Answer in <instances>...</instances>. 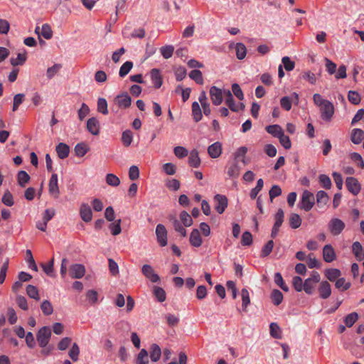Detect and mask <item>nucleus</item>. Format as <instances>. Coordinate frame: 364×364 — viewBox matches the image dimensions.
<instances>
[{
	"mask_svg": "<svg viewBox=\"0 0 364 364\" xmlns=\"http://www.w3.org/2000/svg\"><path fill=\"white\" fill-rule=\"evenodd\" d=\"M314 196L310 191L306 190L303 192L299 207L305 211H309L314 205Z\"/></svg>",
	"mask_w": 364,
	"mask_h": 364,
	"instance_id": "1",
	"label": "nucleus"
},
{
	"mask_svg": "<svg viewBox=\"0 0 364 364\" xmlns=\"http://www.w3.org/2000/svg\"><path fill=\"white\" fill-rule=\"evenodd\" d=\"M51 331L48 326H43L40 328L36 335V339L39 346L42 348L46 347L50 339Z\"/></svg>",
	"mask_w": 364,
	"mask_h": 364,
	"instance_id": "2",
	"label": "nucleus"
},
{
	"mask_svg": "<svg viewBox=\"0 0 364 364\" xmlns=\"http://www.w3.org/2000/svg\"><path fill=\"white\" fill-rule=\"evenodd\" d=\"M328 230L333 235H338L344 230L345 223L338 218H332L328 223Z\"/></svg>",
	"mask_w": 364,
	"mask_h": 364,
	"instance_id": "3",
	"label": "nucleus"
},
{
	"mask_svg": "<svg viewBox=\"0 0 364 364\" xmlns=\"http://www.w3.org/2000/svg\"><path fill=\"white\" fill-rule=\"evenodd\" d=\"M320 111L321 119L328 122L334 114V106L330 101H327L320 107Z\"/></svg>",
	"mask_w": 364,
	"mask_h": 364,
	"instance_id": "4",
	"label": "nucleus"
},
{
	"mask_svg": "<svg viewBox=\"0 0 364 364\" xmlns=\"http://www.w3.org/2000/svg\"><path fill=\"white\" fill-rule=\"evenodd\" d=\"M114 102L119 108L127 109L132 104V98L127 92H123L117 95L114 97Z\"/></svg>",
	"mask_w": 364,
	"mask_h": 364,
	"instance_id": "5",
	"label": "nucleus"
},
{
	"mask_svg": "<svg viewBox=\"0 0 364 364\" xmlns=\"http://www.w3.org/2000/svg\"><path fill=\"white\" fill-rule=\"evenodd\" d=\"M156 235L159 245L165 247L167 245V230L164 225L159 224L156 225Z\"/></svg>",
	"mask_w": 364,
	"mask_h": 364,
	"instance_id": "6",
	"label": "nucleus"
},
{
	"mask_svg": "<svg viewBox=\"0 0 364 364\" xmlns=\"http://www.w3.org/2000/svg\"><path fill=\"white\" fill-rule=\"evenodd\" d=\"M210 97L213 105H220L223 101V90L216 86L210 88Z\"/></svg>",
	"mask_w": 364,
	"mask_h": 364,
	"instance_id": "7",
	"label": "nucleus"
},
{
	"mask_svg": "<svg viewBox=\"0 0 364 364\" xmlns=\"http://www.w3.org/2000/svg\"><path fill=\"white\" fill-rule=\"evenodd\" d=\"M141 272L146 278L149 279L153 283H156L160 280L159 276L154 272L153 267L149 264L143 265Z\"/></svg>",
	"mask_w": 364,
	"mask_h": 364,
	"instance_id": "8",
	"label": "nucleus"
},
{
	"mask_svg": "<svg viewBox=\"0 0 364 364\" xmlns=\"http://www.w3.org/2000/svg\"><path fill=\"white\" fill-rule=\"evenodd\" d=\"M85 274V267L82 264H74L70 267V275L73 279H81Z\"/></svg>",
	"mask_w": 364,
	"mask_h": 364,
	"instance_id": "9",
	"label": "nucleus"
},
{
	"mask_svg": "<svg viewBox=\"0 0 364 364\" xmlns=\"http://www.w3.org/2000/svg\"><path fill=\"white\" fill-rule=\"evenodd\" d=\"M240 173V167L236 159L230 161L227 164V173L230 178H236Z\"/></svg>",
	"mask_w": 364,
	"mask_h": 364,
	"instance_id": "10",
	"label": "nucleus"
},
{
	"mask_svg": "<svg viewBox=\"0 0 364 364\" xmlns=\"http://www.w3.org/2000/svg\"><path fill=\"white\" fill-rule=\"evenodd\" d=\"M48 191L50 194L52 195L55 198H58L60 191L58 183V175L56 173H53L51 175L48 183Z\"/></svg>",
	"mask_w": 364,
	"mask_h": 364,
	"instance_id": "11",
	"label": "nucleus"
},
{
	"mask_svg": "<svg viewBox=\"0 0 364 364\" xmlns=\"http://www.w3.org/2000/svg\"><path fill=\"white\" fill-rule=\"evenodd\" d=\"M346 185L348 190L354 196L358 195L360 191V185L358 181L354 177H348L346 181Z\"/></svg>",
	"mask_w": 364,
	"mask_h": 364,
	"instance_id": "12",
	"label": "nucleus"
},
{
	"mask_svg": "<svg viewBox=\"0 0 364 364\" xmlns=\"http://www.w3.org/2000/svg\"><path fill=\"white\" fill-rule=\"evenodd\" d=\"M214 200L215 202V210L219 214H222L228 206V198L225 196L217 194L215 196Z\"/></svg>",
	"mask_w": 364,
	"mask_h": 364,
	"instance_id": "13",
	"label": "nucleus"
},
{
	"mask_svg": "<svg viewBox=\"0 0 364 364\" xmlns=\"http://www.w3.org/2000/svg\"><path fill=\"white\" fill-rule=\"evenodd\" d=\"M80 215L81 219L89 223L92 219V211L90 206L87 203H82L80 207Z\"/></svg>",
	"mask_w": 364,
	"mask_h": 364,
	"instance_id": "14",
	"label": "nucleus"
},
{
	"mask_svg": "<svg viewBox=\"0 0 364 364\" xmlns=\"http://www.w3.org/2000/svg\"><path fill=\"white\" fill-rule=\"evenodd\" d=\"M319 296L322 299H328L331 294V287L327 281H322L318 288Z\"/></svg>",
	"mask_w": 364,
	"mask_h": 364,
	"instance_id": "15",
	"label": "nucleus"
},
{
	"mask_svg": "<svg viewBox=\"0 0 364 364\" xmlns=\"http://www.w3.org/2000/svg\"><path fill=\"white\" fill-rule=\"evenodd\" d=\"M208 153L213 159L218 158L222 154V144L216 141L210 145L208 148Z\"/></svg>",
	"mask_w": 364,
	"mask_h": 364,
	"instance_id": "16",
	"label": "nucleus"
},
{
	"mask_svg": "<svg viewBox=\"0 0 364 364\" xmlns=\"http://www.w3.org/2000/svg\"><path fill=\"white\" fill-rule=\"evenodd\" d=\"M150 76L152 83L155 88H160L163 83L162 76L160 70L157 68H153L150 72Z\"/></svg>",
	"mask_w": 364,
	"mask_h": 364,
	"instance_id": "17",
	"label": "nucleus"
},
{
	"mask_svg": "<svg viewBox=\"0 0 364 364\" xmlns=\"http://www.w3.org/2000/svg\"><path fill=\"white\" fill-rule=\"evenodd\" d=\"M87 129L92 135H98L100 133L99 121L95 117L90 118L87 122Z\"/></svg>",
	"mask_w": 364,
	"mask_h": 364,
	"instance_id": "18",
	"label": "nucleus"
},
{
	"mask_svg": "<svg viewBox=\"0 0 364 364\" xmlns=\"http://www.w3.org/2000/svg\"><path fill=\"white\" fill-rule=\"evenodd\" d=\"M323 258L326 262H331L336 259V253L331 245H326L323 248Z\"/></svg>",
	"mask_w": 364,
	"mask_h": 364,
	"instance_id": "19",
	"label": "nucleus"
},
{
	"mask_svg": "<svg viewBox=\"0 0 364 364\" xmlns=\"http://www.w3.org/2000/svg\"><path fill=\"white\" fill-rule=\"evenodd\" d=\"M189 242L195 247H199L203 243L202 237L198 229H193L190 235Z\"/></svg>",
	"mask_w": 364,
	"mask_h": 364,
	"instance_id": "20",
	"label": "nucleus"
},
{
	"mask_svg": "<svg viewBox=\"0 0 364 364\" xmlns=\"http://www.w3.org/2000/svg\"><path fill=\"white\" fill-rule=\"evenodd\" d=\"M58 156L60 159L67 158L70 153V147L65 143H59L55 148Z\"/></svg>",
	"mask_w": 364,
	"mask_h": 364,
	"instance_id": "21",
	"label": "nucleus"
},
{
	"mask_svg": "<svg viewBox=\"0 0 364 364\" xmlns=\"http://www.w3.org/2000/svg\"><path fill=\"white\" fill-rule=\"evenodd\" d=\"M364 139V132L359 128H355L352 130L350 140L355 144H359Z\"/></svg>",
	"mask_w": 364,
	"mask_h": 364,
	"instance_id": "22",
	"label": "nucleus"
},
{
	"mask_svg": "<svg viewBox=\"0 0 364 364\" xmlns=\"http://www.w3.org/2000/svg\"><path fill=\"white\" fill-rule=\"evenodd\" d=\"M265 129L267 133L277 138H279L284 133L282 128L279 124L268 125L265 127Z\"/></svg>",
	"mask_w": 364,
	"mask_h": 364,
	"instance_id": "23",
	"label": "nucleus"
},
{
	"mask_svg": "<svg viewBox=\"0 0 364 364\" xmlns=\"http://www.w3.org/2000/svg\"><path fill=\"white\" fill-rule=\"evenodd\" d=\"M192 116L196 122H198L202 119L203 114L201 108L198 102H193L192 103Z\"/></svg>",
	"mask_w": 364,
	"mask_h": 364,
	"instance_id": "24",
	"label": "nucleus"
},
{
	"mask_svg": "<svg viewBox=\"0 0 364 364\" xmlns=\"http://www.w3.org/2000/svg\"><path fill=\"white\" fill-rule=\"evenodd\" d=\"M169 220L172 222V225L174 230L176 232H179L181 236L186 237V230L183 228V225L181 223V222L174 216H170Z\"/></svg>",
	"mask_w": 364,
	"mask_h": 364,
	"instance_id": "25",
	"label": "nucleus"
},
{
	"mask_svg": "<svg viewBox=\"0 0 364 364\" xmlns=\"http://www.w3.org/2000/svg\"><path fill=\"white\" fill-rule=\"evenodd\" d=\"M341 274V272L338 269L331 268L325 270V276L331 282L336 281Z\"/></svg>",
	"mask_w": 364,
	"mask_h": 364,
	"instance_id": "26",
	"label": "nucleus"
},
{
	"mask_svg": "<svg viewBox=\"0 0 364 364\" xmlns=\"http://www.w3.org/2000/svg\"><path fill=\"white\" fill-rule=\"evenodd\" d=\"M328 201V196L324 191H319L316 193V203L318 207H324Z\"/></svg>",
	"mask_w": 364,
	"mask_h": 364,
	"instance_id": "27",
	"label": "nucleus"
},
{
	"mask_svg": "<svg viewBox=\"0 0 364 364\" xmlns=\"http://www.w3.org/2000/svg\"><path fill=\"white\" fill-rule=\"evenodd\" d=\"M150 358L153 362L158 361L161 355V350L159 345L154 343L151 346Z\"/></svg>",
	"mask_w": 364,
	"mask_h": 364,
	"instance_id": "28",
	"label": "nucleus"
},
{
	"mask_svg": "<svg viewBox=\"0 0 364 364\" xmlns=\"http://www.w3.org/2000/svg\"><path fill=\"white\" fill-rule=\"evenodd\" d=\"M75 155L78 157L84 156L89 151V147L85 143H78L75 146Z\"/></svg>",
	"mask_w": 364,
	"mask_h": 364,
	"instance_id": "29",
	"label": "nucleus"
},
{
	"mask_svg": "<svg viewBox=\"0 0 364 364\" xmlns=\"http://www.w3.org/2000/svg\"><path fill=\"white\" fill-rule=\"evenodd\" d=\"M289 225L292 229H296L301 225V218L296 213H291L289 216Z\"/></svg>",
	"mask_w": 364,
	"mask_h": 364,
	"instance_id": "30",
	"label": "nucleus"
},
{
	"mask_svg": "<svg viewBox=\"0 0 364 364\" xmlns=\"http://www.w3.org/2000/svg\"><path fill=\"white\" fill-rule=\"evenodd\" d=\"M18 183L21 187H25L30 180V176L25 171H20L17 176Z\"/></svg>",
	"mask_w": 364,
	"mask_h": 364,
	"instance_id": "31",
	"label": "nucleus"
},
{
	"mask_svg": "<svg viewBox=\"0 0 364 364\" xmlns=\"http://www.w3.org/2000/svg\"><path fill=\"white\" fill-rule=\"evenodd\" d=\"M269 333L272 337L274 338H282V331L277 323H271L269 325Z\"/></svg>",
	"mask_w": 364,
	"mask_h": 364,
	"instance_id": "32",
	"label": "nucleus"
},
{
	"mask_svg": "<svg viewBox=\"0 0 364 364\" xmlns=\"http://www.w3.org/2000/svg\"><path fill=\"white\" fill-rule=\"evenodd\" d=\"M236 56L239 60H242L247 54V48L242 43H237L235 45Z\"/></svg>",
	"mask_w": 364,
	"mask_h": 364,
	"instance_id": "33",
	"label": "nucleus"
},
{
	"mask_svg": "<svg viewBox=\"0 0 364 364\" xmlns=\"http://www.w3.org/2000/svg\"><path fill=\"white\" fill-rule=\"evenodd\" d=\"M271 299L274 305L278 306L283 301V294L279 290L274 289L271 293Z\"/></svg>",
	"mask_w": 364,
	"mask_h": 364,
	"instance_id": "34",
	"label": "nucleus"
},
{
	"mask_svg": "<svg viewBox=\"0 0 364 364\" xmlns=\"http://www.w3.org/2000/svg\"><path fill=\"white\" fill-rule=\"evenodd\" d=\"M348 99L350 103L358 105L360 103L361 97L360 94L354 90H350L348 93Z\"/></svg>",
	"mask_w": 364,
	"mask_h": 364,
	"instance_id": "35",
	"label": "nucleus"
},
{
	"mask_svg": "<svg viewBox=\"0 0 364 364\" xmlns=\"http://www.w3.org/2000/svg\"><path fill=\"white\" fill-rule=\"evenodd\" d=\"M189 164L191 166L197 168L200 164V159L198 156V153L196 151H191L190 156H189Z\"/></svg>",
	"mask_w": 364,
	"mask_h": 364,
	"instance_id": "36",
	"label": "nucleus"
},
{
	"mask_svg": "<svg viewBox=\"0 0 364 364\" xmlns=\"http://www.w3.org/2000/svg\"><path fill=\"white\" fill-rule=\"evenodd\" d=\"M133 68L132 61H126L119 68V75L121 77H125Z\"/></svg>",
	"mask_w": 364,
	"mask_h": 364,
	"instance_id": "37",
	"label": "nucleus"
},
{
	"mask_svg": "<svg viewBox=\"0 0 364 364\" xmlns=\"http://www.w3.org/2000/svg\"><path fill=\"white\" fill-rule=\"evenodd\" d=\"M26 53H18L17 57L16 58H11L10 59L11 64L13 66H17V65H23L26 60Z\"/></svg>",
	"mask_w": 364,
	"mask_h": 364,
	"instance_id": "38",
	"label": "nucleus"
},
{
	"mask_svg": "<svg viewBox=\"0 0 364 364\" xmlns=\"http://www.w3.org/2000/svg\"><path fill=\"white\" fill-rule=\"evenodd\" d=\"M189 77L196 83L202 85L203 83V75L200 70L195 69L190 72Z\"/></svg>",
	"mask_w": 364,
	"mask_h": 364,
	"instance_id": "39",
	"label": "nucleus"
},
{
	"mask_svg": "<svg viewBox=\"0 0 364 364\" xmlns=\"http://www.w3.org/2000/svg\"><path fill=\"white\" fill-rule=\"evenodd\" d=\"M153 293L159 302H163L166 300V292L161 287H154Z\"/></svg>",
	"mask_w": 364,
	"mask_h": 364,
	"instance_id": "40",
	"label": "nucleus"
},
{
	"mask_svg": "<svg viewBox=\"0 0 364 364\" xmlns=\"http://www.w3.org/2000/svg\"><path fill=\"white\" fill-rule=\"evenodd\" d=\"M148 352L146 349H141L136 359V364H149Z\"/></svg>",
	"mask_w": 364,
	"mask_h": 364,
	"instance_id": "41",
	"label": "nucleus"
},
{
	"mask_svg": "<svg viewBox=\"0 0 364 364\" xmlns=\"http://www.w3.org/2000/svg\"><path fill=\"white\" fill-rule=\"evenodd\" d=\"M41 309L43 314L46 316H49L53 314V308L51 303L48 300H44L41 305Z\"/></svg>",
	"mask_w": 364,
	"mask_h": 364,
	"instance_id": "42",
	"label": "nucleus"
},
{
	"mask_svg": "<svg viewBox=\"0 0 364 364\" xmlns=\"http://www.w3.org/2000/svg\"><path fill=\"white\" fill-rule=\"evenodd\" d=\"M352 250L358 259H361L363 257V247L359 242H353Z\"/></svg>",
	"mask_w": 364,
	"mask_h": 364,
	"instance_id": "43",
	"label": "nucleus"
},
{
	"mask_svg": "<svg viewBox=\"0 0 364 364\" xmlns=\"http://www.w3.org/2000/svg\"><path fill=\"white\" fill-rule=\"evenodd\" d=\"M26 293L28 296L36 301H38L40 299L38 290L36 288V287L33 285H28L26 287Z\"/></svg>",
	"mask_w": 364,
	"mask_h": 364,
	"instance_id": "44",
	"label": "nucleus"
},
{
	"mask_svg": "<svg viewBox=\"0 0 364 364\" xmlns=\"http://www.w3.org/2000/svg\"><path fill=\"white\" fill-rule=\"evenodd\" d=\"M316 284L315 282H313V281L307 278L304 282V291L309 295L312 294L315 289Z\"/></svg>",
	"mask_w": 364,
	"mask_h": 364,
	"instance_id": "45",
	"label": "nucleus"
},
{
	"mask_svg": "<svg viewBox=\"0 0 364 364\" xmlns=\"http://www.w3.org/2000/svg\"><path fill=\"white\" fill-rule=\"evenodd\" d=\"M97 111L105 115L108 114L107 102L105 98L100 97L98 99Z\"/></svg>",
	"mask_w": 364,
	"mask_h": 364,
	"instance_id": "46",
	"label": "nucleus"
},
{
	"mask_svg": "<svg viewBox=\"0 0 364 364\" xmlns=\"http://www.w3.org/2000/svg\"><path fill=\"white\" fill-rule=\"evenodd\" d=\"M109 229L113 235H117L121 233V219L116 220L114 223H112L109 225Z\"/></svg>",
	"mask_w": 364,
	"mask_h": 364,
	"instance_id": "47",
	"label": "nucleus"
},
{
	"mask_svg": "<svg viewBox=\"0 0 364 364\" xmlns=\"http://www.w3.org/2000/svg\"><path fill=\"white\" fill-rule=\"evenodd\" d=\"M264 186V181L262 178H259L257 181L256 186L252 188L250 191V196L252 199H255L259 193V192L262 190Z\"/></svg>",
	"mask_w": 364,
	"mask_h": 364,
	"instance_id": "48",
	"label": "nucleus"
},
{
	"mask_svg": "<svg viewBox=\"0 0 364 364\" xmlns=\"http://www.w3.org/2000/svg\"><path fill=\"white\" fill-rule=\"evenodd\" d=\"M26 262L28 263V267L31 269H32L35 272L38 271V267L35 262L32 252L30 250H26Z\"/></svg>",
	"mask_w": 364,
	"mask_h": 364,
	"instance_id": "49",
	"label": "nucleus"
},
{
	"mask_svg": "<svg viewBox=\"0 0 364 364\" xmlns=\"http://www.w3.org/2000/svg\"><path fill=\"white\" fill-rule=\"evenodd\" d=\"M180 219L185 227H190L193 224L191 216L185 210L180 213Z\"/></svg>",
	"mask_w": 364,
	"mask_h": 364,
	"instance_id": "50",
	"label": "nucleus"
},
{
	"mask_svg": "<svg viewBox=\"0 0 364 364\" xmlns=\"http://www.w3.org/2000/svg\"><path fill=\"white\" fill-rule=\"evenodd\" d=\"M132 139L133 134L130 130H126L123 132L122 135V141L125 146H129L132 144Z\"/></svg>",
	"mask_w": 364,
	"mask_h": 364,
	"instance_id": "51",
	"label": "nucleus"
},
{
	"mask_svg": "<svg viewBox=\"0 0 364 364\" xmlns=\"http://www.w3.org/2000/svg\"><path fill=\"white\" fill-rule=\"evenodd\" d=\"M358 314L356 312H353L348 314L344 319V322L348 327H351L358 320Z\"/></svg>",
	"mask_w": 364,
	"mask_h": 364,
	"instance_id": "52",
	"label": "nucleus"
},
{
	"mask_svg": "<svg viewBox=\"0 0 364 364\" xmlns=\"http://www.w3.org/2000/svg\"><path fill=\"white\" fill-rule=\"evenodd\" d=\"M106 182L111 186H118L120 183L119 178L113 173H107L106 176Z\"/></svg>",
	"mask_w": 364,
	"mask_h": 364,
	"instance_id": "53",
	"label": "nucleus"
},
{
	"mask_svg": "<svg viewBox=\"0 0 364 364\" xmlns=\"http://www.w3.org/2000/svg\"><path fill=\"white\" fill-rule=\"evenodd\" d=\"M335 286L337 289H341V291H346L348 289L351 284L350 282H346V279L342 278H338L335 283Z\"/></svg>",
	"mask_w": 364,
	"mask_h": 364,
	"instance_id": "54",
	"label": "nucleus"
},
{
	"mask_svg": "<svg viewBox=\"0 0 364 364\" xmlns=\"http://www.w3.org/2000/svg\"><path fill=\"white\" fill-rule=\"evenodd\" d=\"M292 285H293L294 289L298 292H300L302 290H304L303 279H301V277H300L299 276H295L293 277Z\"/></svg>",
	"mask_w": 364,
	"mask_h": 364,
	"instance_id": "55",
	"label": "nucleus"
},
{
	"mask_svg": "<svg viewBox=\"0 0 364 364\" xmlns=\"http://www.w3.org/2000/svg\"><path fill=\"white\" fill-rule=\"evenodd\" d=\"M41 36H42L44 38L48 40L50 39L53 36V31L51 30L50 26L45 23L42 26L41 31Z\"/></svg>",
	"mask_w": 364,
	"mask_h": 364,
	"instance_id": "56",
	"label": "nucleus"
},
{
	"mask_svg": "<svg viewBox=\"0 0 364 364\" xmlns=\"http://www.w3.org/2000/svg\"><path fill=\"white\" fill-rule=\"evenodd\" d=\"M160 51H161L162 56L165 59H168L172 56L173 51H174V48L173 46H166L161 47L160 49Z\"/></svg>",
	"mask_w": 364,
	"mask_h": 364,
	"instance_id": "57",
	"label": "nucleus"
},
{
	"mask_svg": "<svg viewBox=\"0 0 364 364\" xmlns=\"http://www.w3.org/2000/svg\"><path fill=\"white\" fill-rule=\"evenodd\" d=\"M319 183L322 186L323 188L326 189H330L331 187V178L325 174H321L318 177Z\"/></svg>",
	"mask_w": 364,
	"mask_h": 364,
	"instance_id": "58",
	"label": "nucleus"
},
{
	"mask_svg": "<svg viewBox=\"0 0 364 364\" xmlns=\"http://www.w3.org/2000/svg\"><path fill=\"white\" fill-rule=\"evenodd\" d=\"M274 282L284 291H288L289 288L288 287L284 284V282L283 280L282 276L279 272H277L274 274Z\"/></svg>",
	"mask_w": 364,
	"mask_h": 364,
	"instance_id": "59",
	"label": "nucleus"
},
{
	"mask_svg": "<svg viewBox=\"0 0 364 364\" xmlns=\"http://www.w3.org/2000/svg\"><path fill=\"white\" fill-rule=\"evenodd\" d=\"M79 354V346L75 343L69 350V356L74 362H76L78 360Z\"/></svg>",
	"mask_w": 364,
	"mask_h": 364,
	"instance_id": "60",
	"label": "nucleus"
},
{
	"mask_svg": "<svg viewBox=\"0 0 364 364\" xmlns=\"http://www.w3.org/2000/svg\"><path fill=\"white\" fill-rule=\"evenodd\" d=\"M89 112V107L85 103H82L81 107L77 111L79 119L82 121L88 115Z\"/></svg>",
	"mask_w": 364,
	"mask_h": 364,
	"instance_id": "61",
	"label": "nucleus"
},
{
	"mask_svg": "<svg viewBox=\"0 0 364 364\" xmlns=\"http://www.w3.org/2000/svg\"><path fill=\"white\" fill-rule=\"evenodd\" d=\"M280 105L286 111L291 109L292 100L289 97L285 96L280 99Z\"/></svg>",
	"mask_w": 364,
	"mask_h": 364,
	"instance_id": "62",
	"label": "nucleus"
},
{
	"mask_svg": "<svg viewBox=\"0 0 364 364\" xmlns=\"http://www.w3.org/2000/svg\"><path fill=\"white\" fill-rule=\"evenodd\" d=\"M2 203L7 206H12L14 203L12 194L9 191H5L1 198Z\"/></svg>",
	"mask_w": 364,
	"mask_h": 364,
	"instance_id": "63",
	"label": "nucleus"
},
{
	"mask_svg": "<svg viewBox=\"0 0 364 364\" xmlns=\"http://www.w3.org/2000/svg\"><path fill=\"white\" fill-rule=\"evenodd\" d=\"M241 243L244 246H250L252 243V235L249 231L242 233Z\"/></svg>",
	"mask_w": 364,
	"mask_h": 364,
	"instance_id": "64",
	"label": "nucleus"
}]
</instances>
